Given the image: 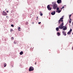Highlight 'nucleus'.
<instances>
[{"label":"nucleus","mask_w":73,"mask_h":73,"mask_svg":"<svg viewBox=\"0 0 73 73\" xmlns=\"http://www.w3.org/2000/svg\"><path fill=\"white\" fill-rule=\"evenodd\" d=\"M64 25V22H62V23L60 24V26H59L58 27V28L57 27L56 28V30L57 31H58L59 30V29H63L62 31H65L67 29V27H66V26H63Z\"/></svg>","instance_id":"f257e3e1"},{"label":"nucleus","mask_w":73,"mask_h":73,"mask_svg":"<svg viewBox=\"0 0 73 73\" xmlns=\"http://www.w3.org/2000/svg\"><path fill=\"white\" fill-rule=\"evenodd\" d=\"M52 5V6H53L54 9H56L57 7V4H56L54 2L52 3V5Z\"/></svg>","instance_id":"f03ea898"},{"label":"nucleus","mask_w":73,"mask_h":73,"mask_svg":"<svg viewBox=\"0 0 73 73\" xmlns=\"http://www.w3.org/2000/svg\"><path fill=\"white\" fill-rule=\"evenodd\" d=\"M63 17L64 16H63L62 18H60V20H59L58 21V23L59 24L61 22H63Z\"/></svg>","instance_id":"7ed1b4c3"},{"label":"nucleus","mask_w":73,"mask_h":73,"mask_svg":"<svg viewBox=\"0 0 73 73\" xmlns=\"http://www.w3.org/2000/svg\"><path fill=\"white\" fill-rule=\"evenodd\" d=\"M34 68L33 67L31 66L29 68V72H31V71H33L34 70Z\"/></svg>","instance_id":"20e7f679"},{"label":"nucleus","mask_w":73,"mask_h":73,"mask_svg":"<svg viewBox=\"0 0 73 73\" xmlns=\"http://www.w3.org/2000/svg\"><path fill=\"white\" fill-rule=\"evenodd\" d=\"M47 9L49 11H50L52 10V8L50 7V5H48L47 6Z\"/></svg>","instance_id":"39448f33"},{"label":"nucleus","mask_w":73,"mask_h":73,"mask_svg":"<svg viewBox=\"0 0 73 73\" xmlns=\"http://www.w3.org/2000/svg\"><path fill=\"white\" fill-rule=\"evenodd\" d=\"M55 13H56V12L54 11H52L51 13V14L52 15H54Z\"/></svg>","instance_id":"423d86ee"},{"label":"nucleus","mask_w":73,"mask_h":73,"mask_svg":"<svg viewBox=\"0 0 73 73\" xmlns=\"http://www.w3.org/2000/svg\"><path fill=\"white\" fill-rule=\"evenodd\" d=\"M3 16H6L7 15V13L5 12H4V11L3 13Z\"/></svg>","instance_id":"0eeeda50"},{"label":"nucleus","mask_w":73,"mask_h":73,"mask_svg":"<svg viewBox=\"0 0 73 73\" xmlns=\"http://www.w3.org/2000/svg\"><path fill=\"white\" fill-rule=\"evenodd\" d=\"M57 3H58V4L61 3V0H58L57 1Z\"/></svg>","instance_id":"6e6552de"},{"label":"nucleus","mask_w":73,"mask_h":73,"mask_svg":"<svg viewBox=\"0 0 73 73\" xmlns=\"http://www.w3.org/2000/svg\"><path fill=\"white\" fill-rule=\"evenodd\" d=\"M62 33L64 36H66V34L65 33V31H62Z\"/></svg>","instance_id":"1a4fd4ad"},{"label":"nucleus","mask_w":73,"mask_h":73,"mask_svg":"<svg viewBox=\"0 0 73 73\" xmlns=\"http://www.w3.org/2000/svg\"><path fill=\"white\" fill-rule=\"evenodd\" d=\"M14 44H18L17 43V41H16V40H15L14 41Z\"/></svg>","instance_id":"9d476101"},{"label":"nucleus","mask_w":73,"mask_h":73,"mask_svg":"<svg viewBox=\"0 0 73 73\" xmlns=\"http://www.w3.org/2000/svg\"><path fill=\"white\" fill-rule=\"evenodd\" d=\"M39 13H40V16H42L43 14H42V13L41 12H40Z\"/></svg>","instance_id":"9b49d317"},{"label":"nucleus","mask_w":73,"mask_h":73,"mask_svg":"<svg viewBox=\"0 0 73 73\" xmlns=\"http://www.w3.org/2000/svg\"><path fill=\"white\" fill-rule=\"evenodd\" d=\"M57 35L58 36H60V35H61V34H60V33L59 32L57 33Z\"/></svg>","instance_id":"f8f14e48"},{"label":"nucleus","mask_w":73,"mask_h":73,"mask_svg":"<svg viewBox=\"0 0 73 73\" xmlns=\"http://www.w3.org/2000/svg\"><path fill=\"white\" fill-rule=\"evenodd\" d=\"M20 55H22V54H23V52L21 51L20 52Z\"/></svg>","instance_id":"ddd939ff"},{"label":"nucleus","mask_w":73,"mask_h":73,"mask_svg":"<svg viewBox=\"0 0 73 73\" xmlns=\"http://www.w3.org/2000/svg\"><path fill=\"white\" fill-rule=\"evenodd\" d=\"M56 12H58V13H60L61 12V10H58V11H56Z\"/></svg>","instance_id":"4468645a"},{"label":"nucleus","mask_w":73,"mask_h":73,"mask_svg":"<svg viewBox=\"0 0 73 73\" xmlns=\"http://www.w3.org/2000/svg\"><path fill=\"white\" fill-rule=\"evenodd\" d=\"M70 20L69 21V23H71V22H72V19H70Z\"/></svg>","instance_id":"2eb2a0df"},{"label":"nucleus","mask_w":73,"mask_h":73,"mask_svg":"<svg viewBox=\"0 0 73 73\" xmlns=\"http://www.w3.org/2000/svg\"><path fill=\"white\" fill-rule=\"evenodd\" d=\"M14 39V38H13V37H12L11 38V40H13Z\"/></svg>","instance_id":"dca6fc26"},{"label":"nucleus","mask_w":73,"mask_h":73,"mask_svg":"<svg viewBox=\"0 0 73 73\" xmlns=\"http://www.w3.org/2000/svg\"><path fill=\"white\" fill-rule=\"evenodd\" d=\"M4 67H5L7 66V64L5 63H4Z\"/></svg>","instance_id":"f3484780"},{"label":"nucleus","mask_w":73,"mask_h":73,"mask_svg":"<svg viewBox=\"0 0 73 73\" xmlns=\"http://www.w3.org/2000/svg\"><path fill=\"white\" fill-rule=\"evenodd\" d=\"M68 35L70 34V31H68L67 33Z\"/></svg>","instance_id":"a211bd4d"},{"label":"nucleus","mask_w":73,"mask_h":73,"mask_svg":"<svg viewBox=\"0 0 73 73\" xmlns=\"http://www.w3.org/2000/svg\"><path fill=\"white\" fill-rule=\"evenodd\" d=\"M28 24H29V23L27 22H26L25 23L26 25H28Z\"/></svg>","instance_id":"6ab92c4d"},{"label":"nucleus","mask_w":73,"mask_h":73,"mask_svg":"<svg viewBox=\"0 0 73 73\" xmlns=\"http://www.w3.org/2000/svg\"><path fill=\"white\" fill-rule=\"evenodd\" d=\"M21 29V28L20 27H19L18 28V30H19V31H20V29Z\"/></svg>","instance_id":"aec40b11"},{"label":"nucleus","mask_w":73,"mask_h":73,"mask_svg":"<svg viewBox=\"0 0 73 73\" xmlns=\"http://www.w3.org/2000/svg\"><path fill=\"white\" fill-rule=\"evenodd\" d=\"M72 29H70L69 32H72Z\"/></svg>","instance_id":"412c9836"},{"label":"nucleus","mask_w":73,"mask_h":73,"mask_svg":"<svg viewBox=\"0 0 73 73\" xmlns=\"http://www.w3.org/2000/svg\"><path fill=\"white\" fill-rule=\"evenodd\" d=\"M57 11H58L59 10V8L57 7L56 9Z\"/></svg>","instance_id":"4be33fe9"},{"label":"nucleus","mask_w":73,"mask_h":73,"mask_svg":"<svg viewBox=\"0 0 73 73\" xmlns=\"http://www.w3.org/2000/svg\"><path fill=\"white\" fill-rule=\"evenodd\" d=\"M11 26L12 27H14V25H11Z\"/></svg>","instance_id":"5701e85b"},{"label":"nucleus","mask_w":73,"mask_h":73,"mask_svg":"<svg viewBox=\"0 0 73 73\" xmlns=\"http://www.w3.org/2000/svg\"><path fill=\"white\" fill-rule=\"evenodd\" d=\"M11 32H13V29H11Z\"/></svg>","instance_id":"b1692460"},{"label":"nucleus","mask_w":73,"mask_h":73,"mask_svg":"<svg viewBox=\"0 0 73 73\" xmlns=\"http://www.w3.org/2000/svg\"><path fill=\"white\" fill-rule=\"evenodd\" d=\"M71 15H70L69 16V18H70V17H71Z\"/></svg>","instance_id":"393cba45"},{"label":"nucleus","mask_w":73,"mask_h":73,"mask_svg":"<svg viewBox=\"0 0 73 73\" xmlns=\"http://www.w3.org/2000/svg\"><path fill=\"white\" fill-rule=\"evenodd\" d=\"M63 8H64V6L62 7V8H61V9H63Z\"/></svg>","instance_id":"a878e982"},{"label":"nucleus","mask_w":73,"mask_h":73,"mask_svg":"<svg viewBox=\"0 0 73 73\" xmlns=\"http://www.w3.org/2000/svg\"><path fill=\"white\" fill-rule=\"evenodd\" d=\"M40 23H41V22H38V24H40Z\"/></svg>","instance_id":"bb28decb"},{"label":"nucleus","mask_w":73,"mask_h":73,"mask_svg":"<svg viewBox=\"0 0 73 73\" xmlns=\"http://www.w3.org/2000/svg\"><path fill=\"white\" fill-rule=\"evenodd\" d=\"M7 13H8V12H9L8 11H7Z\"/></svg>","instance_id":"cd10ccee"},{"label":"nucleus","mask_w":73,"mask_h":73,"mask_svg":"<svg viewBox=\"0 0 73 73\" xmlns=\"http://www.w3.org/2000/svg\"><path fill=\"white\" fill-rule=\"evenodd\" d=\"M38 20V19L37 18V19H36V20Z\"/></svg>","instance_id":"c85d7f7f"},{"label":"nucleus","mask_w":73,"mask_h":73,"mask_svg":"<svg viewBox=\"0 0 73 73\" xmlns=\"http://www.w3.org/2000/svg\"><path fill=\"white\" fill-rule=\"evenodd\" d=\"M36 63H37L36 62L35 63V65H36Z\"/></svg>","instance_id":"c756f323"},{"label":"nucleus","mask_w":73,"mask_h":73,"mask_svg":"<svg viewBox=\"0 0 73 73\" xmlns=\"http://www.w3.org/2000/svg\"><path fill=\"white\" fill-rule=\"evenodd\" d=\"M33 24H34V22H33Z\"/></svg>","instance_id":"7c9ffc66"},{"label":"nucleus","mask_w":73,"mask_h":73,"mask_svg":"<svg viewBox=\"0 0 73 73\" xmlns=\"http://www.w3.org/2000/svg\"><path fill=\"white\" fill-rule=\"evenodd\" d=\"M72 50H73V46L72 47Z\"/></svg>","instance_id":"2f4dec72"},{"label":"nucleus","mask_w":73,"mask_h":73,"mask_svg":"<svg viewBox=\"0 0 73 73\" xmlns=\"http://www.w3.org/2000/svg\"><path fill=\"white\" fill-rule=\"evenodd\" d=\"M37 19H38V17H37Z\"/></svg>","instance_id":"473e14b6"},{"label":"nucleus","mask_w":73,"mask_h":73,"mask_svg":"<svg viewBox=\"0 0 73 73\" xmlns=\"http://www.w3.org/2000/svg\"><path fill=\"white\" fill-rule=\"evenodd\" d=\"M8 17L7 16H6V17Z\"/></svg>","instance_id":"72a5a7b5"},{"label":"nucleus","mask_w":73,"mask_h":73,"mask_svg":"<svg viewBox=\"0 0 73 73\" xmlns=\"http://www.w3.org/2000/svg\"><path fill=\"white\" fill-rule=\"evenodd\" d=\"M5 10H7V9H5Z\"/></svg>","instance_id":"f704fd0d"}]
</instances>
